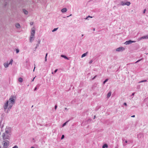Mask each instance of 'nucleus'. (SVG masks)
<instances>
[{
  "instance_id": "obj_1",
  "label": "nucleus",
  "mask_w": 148,
  "mask_h": 148,
  "mask_svg": "<svg viewBox=\"0 0 148 148\" xmlns=\"http://www.w3.org/2000/svg\"><path fill=\"white\" fill-rule=\"evenodd\" d=\"M16 98V97L14 96V95H12L9 98V101H7L5 103L3 106L4 110H5L7 109L8 106L9 102V103L14 104L15 103V99Z\"/></svg>"
},
{
  "instance_id": "obj_2",
  "label": "nucleus",
  "mask_w": 148,
  "mask_h": 148,
  "mask_svg": "<svg viewBox=\"0 0 148 148\" xmlns=\"http://www.w3.org/2000/svg\"><path fill=\"white\" fill-rule=\"evenodd\" d=\"M4 140L2 142V144L3 146V148H8L10 142L7 140ZM0 148H1V147L0 146Z\"/></svg>"
},
{
  "instance_id": "obj_3",
  "label": "nucleus",
  "mask_w": 148,
  "mask_h": 148,
  "mask_svg": "<svg viewBox=\"0 0 148 148\" xmlns=\"http://www.w3.org/2000/svg\"><path fill=\"white\" fill-rule=\"evenodd\" d=\"M10 136L11 135L10 134L3 133L2 135L3 139V140H6V139H9L10 137Z\"/></svg>"
},
{
  "instance_id": "obj_4",
  "label": "nucleus",
  "mask_w": 148,
  "mask_h": 148,
  "mask_svg": "<svg viewBox=\"0 0 148 148\" xmlns=\"http://www.w3.org/2000/svg\"><path fill=\"white\" fill-rule=\"evenodd\" d=\"M12 129L10 127H7L5 129V132L4 133L8 134H11L12 132Z\"/></svg>"
},
{
  "instance_id": "obj_5",
  "label": "nucleus",
  "mask_w": 148,
  "mask_h": 148,
  "mask_svg": "<svg viewBox=\"0 0 148 148\" xmlns=\"http://www.w3.org/2000/svg\"><path fill=\"white\" fill-rule=\"evenodd\" d=\"M135 42V41H132V40H129L128 41H127L126 42H125L124 44L127 45H128L129 44H131L132 43L134 42Z\"/></svg>"
},
{
  "instance_id": "obj_6",
  "label": "nucleus",
  "mask_w": 148,
  "mask_h": 148,
  "mask_svg": "<svg viewBox=\"0 0 148 148\" xmlns=\"http://www.w3.org/2000/svg\"><path fill=\"white\" fill-rule=\"evenodd\" d=\"M125 50V48L122 47H120L117 48L116 51H122Z\"/></svg>"
},
{
  "instance_id": "obj_7",
  "label": "nucleus",
  "mask_w": 148,
  "mask_h": 148,
  "mask_svg": "<svg viewBox=\"0 0 148 148\" xmlns=\"http://www.w3.org/2000/svg\"><path fill=\"white\" fill-rule=\"evenodd\" d=\"M35 33V28L33 27L32 28L31 32V35L34 36V34Z\"/></svg>"
},
{
  "instance_id": "obj_8",
  "label": "nucleus",
  "mask_w": 148,
  "mask_h": 148,
  "mask_svg": "<svg viewBox=\"0 0 148 148\" xmlns=\"http://www.w3.org/2000/svg\"><path fill=\"white\" fill-rule=\"evenodd\" d=\"M148 38V35L145 36L140 37V40L143 39H147Z\"/></svg>"
},
{
  "instance_id": "obj_9",
  "label": "nucleus",
  "mask_w": 148,
  "mask_h": 148,
  "mask_svg": "<svg viewBox=\"0 0 148 148\" xmlns=\"http://www.w3.org/2000/svg\"><path fill=\"white\" fill-rule=\"evenodd\" d=\"M143 135L141 133H139L137 135V138L138 139L141 138H143Z\"/></svg>"
},
{
  "instance_id": "obj_10",
  "label": "nucleus",
  "mask_w": 148,
  "mask_h": 148,
  "mask_svg": "<svg viewBox=\"0 0 148 148\" xmlns=\"http://www.w3.org/2000/svg\"><path fill=\"white\" fill-rule=\"evenodd\" d=\"M13 104H14L11 103H9V104H8V109L9 110H10V109L11 108Z\"/></svg>"
},
{
  "instance_id": "obj_11",
  "label": "nucleus",
  "mask_w": 148,
  "mask_h": 148,
  "mask_svg": "<svg viewBox=\"0 0 148 148\" xmlns=\"http://www.w3.org/2000/svg\"><path fill=\"white\" fill-rule=\"evenodd\" d=\"M34 36H32V35H31L30 37L29 38V41L30 42H32V41L34 40Z\"/></svg>"
},
{
  "instance_id": "obj_12",
  "label": "nucleus",
  "mask_w": 148,
  "mask_h": 148,
  "mask_svg": "<svg viewBox=\"0 0 148 148\" xmlns=\"http://www.w3.org/2000/svg\"><path fill=\"white\" fill-rule=\"evenodd\" d=\"M15 26L17 28H20L21 27L20 25L18 23H16L15 24Z\"/></svg>"
},
{
  "instance_id": "obj_13",
  "label": "nucleus",
  "mask_w": 148,
  "mask_h": 148,
  "mask_svg": "<svg viewBox=\"0 0 148 148\" xmlns=\"http://www.w3.org/2000/svg\"><path fill=\"white\" fill-rule=\"evenodd\" d=\"M67 10V9L66 8H64L62 9L61 10V12L62 13H64L66 12Z\"/></svg>"
},
{
  "instance_id": "obj_14",
  "label": "nucleus",
  "mask_w": 148,
  "mask_h": 148,
  "mask_svg": "<svg viewBox=\"0 0 148 148\" xmlns=\"http://www.w3.org/2000/svg\"><path fill=\"white\" fill-rule=\"evenodd\" d=\"M88 53V52H87L86 53L83 54L81 56V58H83L84 57L86 56L87 55V54Z\"/></svg>"
},
{
  "instance_id": "obj_15",
  "label": "nucleus",
  "mask_w": 148,
  "mask_h": 148,
  "mask_svg": "<svg viewBox=\"0 0 148 148\" xmlns=\"http://www.w3.org/2000/svg\"><path fill=\"white\" fill-rule=\"evenodd\" d=\"M9 65V64L8 63H5L4 64V66L5 68L8 67Z\"/></svg>"
},
{
  "instance_id": "obj_16",
  "label": "nucleus",
  "mask_w": 148,
  "mask_h": 148,
  "mask_svg": "<svg viewBox=\"0 0 148 148\" xmlns=\"http://www.w3.org/2000/svg\"><path fill=\"white\" fill-rule=\"evenodd\" d=\"M23 11L24 12V13L25 14H28V11H27L25 9H23Z\"/></svg>"
},
{
  "instance_id": "obj_17",
  "label": "nucleus",
  "mask_w": 148,
  "mask_h": 148,
  "mask_svg": "<svg viewBox=\"0 0 148 148\" xmlns=\"http://www.w3.org/2000/svg\"><path fill=\"white\" fill-rule=\"evenodd\" d=\"M111 92H108L107 95V97L108 98H109L111 96Z\"/></svg>"
},
{
  "instance_id": "obj_18",
  "label": "nucleus",
  "mask_w": 148,
  "mask_h": 148,
  "mask_svg": "<svg viewBox=\"0 0 148 148\" xmlns=\"http://www.w3.org/2000/svg\"><path fill=\"white\" fill-rule=\"evenodd\" d=\"M61 56L62 57L64 58L65 59H67V60L68 59V58L65 55H61Z\"/></svg>"
},
{
  "instance_id": "obj_19",
  "label": "nucleus",
  "mask_w": 148,
  "mask_h": 148,
  "mask_svg": "<svg viewBox=\"0 0 148 148\" xmlns=\"http://www.w3.org/2000/svg\"><path fill=\"white\" fill-rule=\"evenodd\" d=\"M108 145L106 144H104L102 146V148H107Z\"/></svg>"
},
{
  "instance_id": "obj_20",
  "label": "nucleus",
  "mask_w": 148,
  "mask_h": 148,
  "mask_svg": "<svg viewBox=\"0 0 148 148\" xmlns=\"http://www.w3.org/2000/svg\"><path fill=\"white\" fill-rule=\"evenodd\" d=\"M18 81L20 82H22L23 81V78L21 77L19 78L18 79Z\"/></svg>"
},
{
  "instance_id": "obj_21",
  "label": "nucleus",
  "mask_w": 148,
  "mask_h": 148,
  "mask_svg": "<svg viewBox=\"0 0 148 148\" xmlns=\"http://www.w3.org/2000/svg\"><path fill=\"white\" fill-rule=\"evenodd\" d=\"M130 4V2H127L125 3V5L127 6H129Z\"/></svg>"
},
{
  "instance_id": "obj_22",
  "label": "nucleus",
  "mask_w": 148,
  "mask_h": 148,
  "mask_svg": "<svg viewBox=\"0 0 148 148\" xmlns=\"http://www.w3.org/2000/svg\"><path fill=\"white\" fill-rule=\"evenodd\" d=\"M121 5H125V3L123 1H121Z\"/></svg>"
},
{
  "instance_id": "obj_23",
  "label": "nucleus",
  "mask_w": 148,
  "mask_h": 148,
  "mask_svg": "<svg viewBox=\"0 0 148 148\" xmlns=\"http://www.w3.org/2000/svg\"><path fill=\"white\" fill-rule=\"evenodd\" d=\"M122 140L123 141V142L124 141H125V143H127V140H125L124 138H123L122 139Z\"/></svg>"
},
{
  "instance_id": "obj_24",
  "label": "nucleus",
  "mask_w": 148,
  "mask_h": 148,
  "mask_svg": "<svg viewBox=\"0 0 148 148\" xmlns=\"http://www.w3.org/2000/svg\"><path fill=\"white\" fill-rule=\"evenodd\" d=\"M69 121H67L65 122V123H63L62 125V127H64L65 126L66 124V123L68 122Z\"/></svg>"
},
{
  "instance_id": "obj_25",
  "label": "nucleus",
  "mask_w": 148,
  "mask_h": 148,
  "mask_svg": "<svg viewBox=\"0 0 148 148\" xmlns=\"http://www.w3.org/2000/svg\"><path fill=\"white\" fill-rule=\"evenodd\" d=\"M147 82V80H142L140 82H139V83H142V82Z\"/></svg>"
},
{
  "instance_id": "obj_26",
  "label": "nucleus",
  "mask_w": 148,
  "mask_h": 148,
  "mask_svg": "<svg viewBox=\"0 0 148 148\" xmlns=\"http://www.w3.org/2000/svg\"><path fill=\"white\" fill-rule=\"evenodd\" d=\"M58 28H54L52 31V32H54L56 31L58 29Z\"/></svg>"
},
{
  "instance_id": "obj_27",
  "label": "nucleus",
  "mask_w": 148,
  "mask_h": 148,
  "mask_svg": "<svg viewBox=\"0 0 148 148\" xmlns=\"http://www.w3.org/2000/svg\"><path fill=\"white\" fill-rule=\"evenodd\" d=\"M12 62H13V60H12V59H11L10 60V62L9 63H8V64H9V65L10 64L12 65Z\"/></svg>"
},
{
  "instance_id": "obj_28",
  "label": "nucleus",
  "mask_w": 148,
  "mask_h": 148,
  "mask_svg": "<svg viewBox=\"0 0 148 148\" xmlns=\"http://www.w3.org/2000/svg\"><path fill=\"white\" fill-rule=\"evenodd\" d=\"M108 80V79H106L105 81L103 82V84H104Z\"/></svg>"
},
{
  "instance_id": "obj_29",
  "label": "nucleus",
  "mask_w": 148,
  "mask_h": 148,
  "mask_svg": "<svg viewBox=\"0 0 148 148\" xmlns=\"http://www.w3.org/2000/svg\"><path fill=\"white\" fill-rule=\"evenodd\" d=\"M16 53H18L19 52V50L18 49H16Z\"/></svg>"
},
{
  "instance_id": "obj_30",
  "label": "nucleus",
  "mask_w": 148,
  "mask_h": 148,
  "mask_svg": "<svg viewBox=\"0 0 148 148\" xmlns=\"http://www.w3.org/2000/svg\"><path fill=\"white\" fill-rule=\"evenodd\" d=\"M64 137V135H62V137H61V139L62 140L63 139Z\"/></svg>"
},
{
  "instance_id": "obj_31",
  "label": "nucleus",
  "mask_w": 148,
  "mask_h": 148,
  "mask_svg": "<svg viewBox=\"0 0 148 148\" xmlns=\"http://www.w3.org/2000/svg\"><path fill=\"white\" fill-rule=\"evenodd\" d=\"M142 60V59H140V60H137V61H136L135 62V63H136L139 62L140 60Z\"/></svg>"
},
{
  "instance_id": "obj_32",
  "label": "nucleus",
  "mask_w": 148,
  "mask_h": 148,
  "mask_svg": "<svg viewBox=\"0 0 148 148\" xmlns=\"http://www.w3.org/2000/svg\"><path fill=\"white\" fill-rule=\"evenodd\" d=\"M40 39H39L37 41L38 44H40Z\"/></svg>"
},
{
  "instance_id": "obj_33",
  "label": "nucleus",
  "mask_w": 148,
  "mask_h": 148,
  "mask_svg": "<svg viewBox=\"0 0 148 148\" xmlns=\"http://www.w3.org/2000/svg\"><path fill=\"white\" fill-rule=\"evenodd\" d=\"M88 17H90V18H92V16H88L86 18H85L86 19H88Z\"/></svg>"
},
{
  "instance_id": "obj_34",
  "label": "nucleus",
  "mask_w": 148,
  "mask_h": 148,
  "mask_svg": "<svg viewBox=\"0 0 148 148\" xmlns=\"http://www.w3.org/2000/svg\"><path fill=\"white\" fill-rule=\"evenodd\" d=\"M97 77V75H95L94 77L92 78V80H94L96 77Z\"/></svg>"
},
{
  "instance_id": "obj_35",
  "label": "nucleus",
  "mask_w": 148,
  "mask_h": 148,
  "mask_svg": "<svg viewBox=\"0 0 148 148\" xmlns=\"http://www.w3.org/2000/svg\"><path fill=\"white\" fill-rule=\"evenodd\" d=\"M12 148H18V147L17 145H15Z\"/></svg>"
},
{
  "instance_id": "obj_36",
  "label": "nucleus",
  "mask_w": 148,
  "mask_h": 148,
  "mask_svg": "<svg viewBox=\"0 0 148 148\" xmlns=\"http://www.w3.org/2000/svg\"><path fill=\"white\" fill-rule=\"evenodd\" d=\"M34 24V22H32L30 23V25H32Z\"/></svg>"
},
{
  "instance_id": "obj_37",
  "label": "nucleus",
  "mask_w": 148,
  "mask_h": 148,
  "mask_svg": "<svg viewBox=\"0 0 148 148\" xmlns=\"http://www.w3.org/2000/svg\"><path fill=\"white\" fill-rule=\"evenodd\" d=\"M58 69H56L54 71V73H56L57 72V71H58Z\"/></svg>"
},
{
  "instance_id": "obj_38",
  "label": "nucleus",
  "mask_w": 148,
  "mask_h": 148,
  "mask_svg": "<svg viewBox=\"0 0 148 148\" xmlns=\"http://www.w3.org/2000/svg\"><path fill=\"white\" fill-rule=\"evenodd\" d=\"M92 62H93L92 60H91L89 62V63L90 64H91V63H92Z\"/></svg>"
},
{
  "instance_id": "obj_39",
  "label": "nucleus",
  "mask_w": 148,
  "mask_h": 148,
  "mask_svg": "<svg viewBox=\"0 0 148 148\" xmlns=\"http://www.w3.org/2000/svg\"><path fill=\"white\" fill-rule=\"evenodd\" d=\"M57 107V106L56 105L55 106V109L56 110V109Z\"/></svg>"
},
{
  "instance_id": "obj_40",
  "label": "nucleus",
  "mask_w": 148,
  "mask_h": 148,
  "mask_svg": "<svg viewBox=\"0 0 148 148\" xmlns=\"http://www.w3.org/2000/svg\"><path fill=\"white\" fill-rule=\"evenodd\" d=\"M146 11V10L145 9V10H144V11H143V14L145 13V12Z\"/></svg>"
},
{
  "instance_id": "obj_41",
  "label": "nucleus",
  "mask_w": 148,
  "mask_h": 148,
  "mask_svg": "<svg viewBox=\"0 0 148 148\" xmlns=\"http://www.w3.org/2000/svg\"><path fill=\"white\" fill-rule=\"evenodd\" d=\"M37 86H36V87L35 88H34V91H35V90H36V89H37Z\"/></svg>"
},
{
  "instance_id": "obj_42",
  "label": "nucleus",
  "mask_w": 148,
  "mask_h": 148,
  "mask_svg": "<svg viewBox=\"0 0 148 148\" xmlns=\"http://www.w3.org/2000/svg\"><path fill=\"white\" fill-rule=\"evenodd\" d=\"M4 116V114H3L1 115V117L2 118V117H3Z\"/></svg>"
},
{
  "instance_id": "obj_43",
  "label": "nucleus",
  "mask_w": 148,
  "mask_h": 148,
  "mask_svg": "<svg viewBox=\"0 0 148 148\" xmlns=\"http://www.w3.org/2000/svg\"><path fill=\"white\" fill-rule=\"evenodd\" d=\"M123 105H125V106H127V103H124Z\"/></svg>"
},
{
  "instance_id": "obj_44",
  "label": "nucleus",
  "mask_w": 148,
  "mask_h": 148,
  "mask_svg": "<svg viewBox=\"0 0 148 148\" xmlns=\"http://www.w3.org/2000/svg\"><path fill=\"white\" fill-rule=\"evenodd\" d=\"M7 2H5V5H4V6H5L7 5Z\"/></svg>"
},
{
  "instance_id": "obj_45",
  "label": "nucleus",
  "mask_w": 148,
  "mask_h": 148,
  "mask_svg": "<svg viewBox=\"0 0 148 148\" xmlns=\"http://www.w3.org/2000/svg\"><path fill=\"white\" fill-rule=\"evenodd\" d=\"M47 55H48V53H46V56H45V58H47Z\"/></svg>"
},
{
  "instance_id": "obj_46",
  "label": "nucleus",
  "mask_w": 148,
  "mask_h": 148,
  "mask_svg": "<svg viewBox=\"0 0 148 148\" xmlns=\"http://www.w3.org/2000/svg\"><path fill=\"white\" fill-rule=\"evenodd\" d=\"M39 44H38V43H37V44H36V47H38V46H39Z\"/></svg>"
},
{
  "instance_id": "obj_47",
  "label": "nucleus",
  "mask_w": 148,
  "mask_h": 148,
  "mask_svg": "<svg viewBox=\"0 0 148 148\" xmlns=\"http://www.w3.org/2000/svg\"><path fill=\"white\" fill-rule=\"evenodd\" d=\"M135 117V115H133L131 116L132 117Z\"/></svg>"
},
{
  "instance_id": "obj_48",
  "label": "nucleus",
  "mask_w": 148,
  "mask_h": 148,
  "mask_svg": "<svg viewBox=\"0 0 148 148\" xmlns=\"http://www.w3.org/2000/svg\"><path fill=\"white\" fill-rule=\"evenodd\" d=\"M135 94V93H133L132 94V96H133L134 95V94Z\"/></svg>"
},
{
  "instance_id": "obj_49",
  "label": "nucleus",
  "mask_w": 148,
  "mask_h": 148,
  "mask_svg": "<svg viewBox=\"0 0 148 148\" xmlns=\"http://www.w3.org/2000/svg\"><path fill=\"white\" fill-rule=\"evenodd\" d=\"M47 58H45V62H46V61H47Z\"/></svg>"
},
{
  "instance_id": "obj_50",
  "label": "nucleus",
  "mask_w": 148,
  "mask_h": 148,
  "mask_svg": "<svg viewBox=\"0 0 148 148\" xmlns=\"http://www.w3.org/2000/svg\"><path fill=\"white\" fill-rule=\"evenodd\" d=\"M71 15H72V14H71L69 16H67V17H69L70 16H71Z\"/></svg>"
},
{
  "instance_id": "obj_51",
  "label": "nucleus",
  "mask_w": 148,
  "mask_h": 148,
  "mask_svg": "<svg viewBox=\"0 0 148 148\" xmlns=\"http://www.w3.org/2000/svg\"><path fill=\"white\" fill-rule=\"evenodd\" d=\"M35 78V77H34V78L32 80V81H34V79Z\"/></svg>"
},
{
  "instance_id": "obj_52",
  "label": "nucleus",
  "mask_w": 148,
  "mask_h": 148,
  "mask_svg": "<svg viewBox=\"0 0 148 148\" xmlns=\"http://www.w3.org/2000/svg\"><path fill=\"white\" fill-rule=\"evenodd\" d=\"M31 148H35L34 147H32Z\"/></svg>"
},
{
  "instance_id": "obj_53",
  "label": "nucleus",
  "mask_w": 148,
  "mask_h": 148,
  "mask_svg": "<svg viewBox=\"0 0 148 148\" xmlns=\"http://www.w3.org/2000/svg\"><path fill=\"white\" fill-rule=\"evenodd\" d=\"M35 67H34V70H33V71H34V70H35Z\"/></svg>"
},
{
  "instance_id": "obj_54",
  "label": "nucleus",
  "mask_w": 148,
  "mask_h": 148,
  "mask_svg": "<svg viewBox=\"0 0 148 148\" xmlns=\"http://www.w3.org/2000/svg\"><path fill=\"white\" fill-rule=\"evenodd\" d=\"M37 47H36H36L35 48V49H36L37 48Z\"/></svg>"
},
{
  "instance_id": "obj_55",
  "label": "nucleus",
  "mask_w": 148,
  "mask_h": 148,
  "mask_svg": "<svg viewBox=\"0 0 148 148\" xmlns=\"http://www.w3.org/2000/svg\"><path fill=\"white\" fill-rule=\"evenodd\" d=\"M95 115L94 116V119H95Z\"/></svg>"
},
{
  "instance_id": "obj_56",
  "label": "nucleus",
  "mask_w": 148,
  "mask_h": 148,
  "mask_svg": "<svg viewBox=\"0 0 148 148\" xmlns=\"http://www.w3.org/2000/svg\"><path fill=\"white\" fill-rule=\"evenodd\" d=\"M65 110H67V108H65Z\"/></svg>"
},
{
  "instance_id": "obj_57",
  "label": "nucleus",
  "mask_w": 148,
  "mask_h": 148,
  "mask_svg": "<svg viewBox=\"0 0 148 148\" xmlns=\"http://www.w3.org/2000/svg\"><path fill=\"white\" fill-rule=\"evenodd\" d=\"M52 74H53L54 73H53V72H52Z\"/></svg>"
},
{
  "instance_id": "obj_58",
  "label": "nucleus",
  "mask_w": 148,
  "mask_h": 148,
  "mask_svg": "<svg viewBox=\"0 0 148 148\" xmlns=\"http://www.w3.org/2000/svg\"><path fill=\"white\" fill-rule=\"evenodd\" d=\"M82 36H84V35L83 34H82Z\"/></svg>"
},
{
  "instance_id": "obj_59",
  "label": "nucleus",
  "mask_w": 148,
  "mask_h": 148,
  "mask_svg": "<svg viewBox=\"0 0 148 148\" xmlns=\"http://www.w3.org/2000/svg\"><path fill=\"white\" fill-rule=\"evenodd\" d=\"M147 106H148V103H147Z\"/></svg>"
},
{
  "instance_id": "obj_60",
  "label": "nucleus",
  "mask_w": 148,
  "mask_h": 148,
  "mask_svg": "<svg viewBox=\"0 0 148 148\" xmlns=\"http://www.w3.org/2000/svg\"><path fill=\"white\" fill-rule=\"evenodd\" d=\"M33 140H34V138H33Z\"/></svg>"
}]
</instances>
